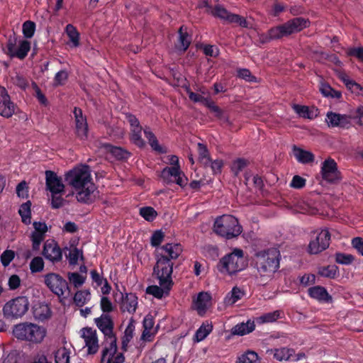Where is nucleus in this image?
Here are the masks:
<instances>
[{
    "instance_id": "79ce46f5",
    "label": "nucleus",
    "mask_w": 363,
    "mask_h": 363,
    "mask_svg": "<svg viewBox=\"0 0 363 363\" xmlns=\"http://www.w3.org/2000/svg\"><path fill=\"white\" fill-rule=\"evenodd\" d=\"M106 148L117 160H125L128 159L130 156V153L128 151L120 147H115L111 145H107Z\"/></svg>"
},
{
    "instance_id": "473e14b6",
    "label": "nucleus",
    "mask_w": 363,
    "mask_h": 363,
    "mask_svg": "<svg viewBox=\"0 0 363 363\" xmlns=\"http://www.w3.org/2000/svg\"><path fill=\"white\" fill-rule=\"evenodd\" d=\"M255 323L250 320L246 323L237 324L232 328V333L237 335H244L252 332L255 330Z\"/></svg>"
},
{
    "instance_id": "052dcab7",
    "label": "nucleus",
    "mask_w": 363,
    "mask_h": 363,
    "mask_svg": "<svg viewBox=\"0 0 363 363\" xmlns=\"http://www.w3.org/2000/svg\"><path fill=\"white\" fill-rule=\"evenodd\" d=\"M28 187L25 181L20 182L16 186V194L18 197L25 199L28 195Z\"/></svg>"
},
{
    "instance_id": "a211bd4d",
    "label": "nucleus",
    "mask_w": 363,
    "mask_h": 363,
    "mask_svg": "<svg viewBox=\"0 0 363 363\" xmlns=\"http://www.w3.org/2000/svg\"><path fill=\"white\" fill-rule=\"evenodd\" d=\"M75 122V133L80 140H85L88 136V124L86 116H83L81 108L75 107L73 111Z\"/></svg>"
},
{
    "instance_id": "c756f323",
    "label": "nucleus",
    "mask_w": 363,
    "mask_h": 363,
    "mask_svg": "<svg viewBox=\"0 0 363 363\" xmlns=\"http://www.w3.org/2000/svg\"><path fill=\"white\" fill-rule=\"evenodd\" d=\"M35 319L43 321L50 316V309L47 304L38 303L35 305L33 310Z\"/></svg>"
},
{
    "instance_id": "2eb2a0df",
    "label": "nucleus",
    "mask_w": 363,
    "mask_h": 363,
    "mask_svg": "<svg viewBox=\"0 0 363 363\" xmlns=\"http://www.w3.org/2000/svg\"><path fill=\"white\" fill-rule=\"evenodd\" d=\"M351 119L349 115L328 111L325 121L329 128H348L351 125Z\"/></svg>"
},
{
    "instance_id": "f03ea898",
    "label": "nucleus",
    "mask_w": 363,
    "mask_h": 363,
    "mask_svg": "<svg viewBox=\"0 0 363 363\" xmlns=\"http://www.w3.org/2000/svg\"><path fill=\"white\" fill-rule=\"evenodd\" d=\"M179 243H167L156 250V264L153 268L152 277L158 281L159 285H173L172 274L173 262L182 252Z\"/></svg>"
},
{
    "instance_id": "e2e57ef3",
    "label": "nucleus",
    "mask_w": 363,
    "mask_h": 363,
    "mask_svg": "<svg viewBox=\"0 0 363 363\" xmlns=\"http://www.w3.org/2000/svg\"><path fill=\"white\" fill-rule=\"evenodd\" d=\"M180 172V166H175L172 167H165L162 170V174L163 177L171 176L175 178Z\"/></svg>"
},
{
    "instance_id": "4468645a",
    "label": "nucleus",
    "mask_w": 363,
    "mask_h": 363,
    "mask_svg": "<svg viewBox=\"0 0 363 363\" xmlns=\"http://www.w3.org/2000/svg\"><path fill=\"white\" fill-rule=\"evenodd\" d=\"M320 172L323 179L328 183H337L342 179L337 164L332 158H328L322 163Z\"/></svg>"
},
{
    "instance_id": "7ed1b4c3",
    "label": "nucleus",
    "mask_w": 363,
    "mask_h": 363,
    "mask_svg": "<svg viewBox=\"0 0 363 363\" xmlns=\"http://www.w3.org/2000/svg\"><path fill=\"white\" fill-rule=\"evenodd\" d=\"M280 262L279 251L274 248L257 252L252 264L262 279L271 278L279 269Z\"/></svg>"
},
{
    "instance_id": "bf43d9fd",
    "label": "nucleus",
    "mask_w": 363,
    "mask_h": 363,
    "mask_svg": "<svg viewBox=\"0 0 363 363\" xmlns=\"http://www.w3.org/2000/svg\"><path fill=\"white\" fill-rule=\"evenodd\" d=\"M207 166H210L213 174H218L221 173L222 168L223 167V162L222 160H215L212 161L210 159V162Z\"/></svg>"
},
{
    "instance_id": "49530a36",
    "label": "nucleus",
    "mask_w": 363,
    "mask_h": 363,
    "mask_svg": "<svg viewBox=\"0 0 363 363\" xmlns=\"http://www.w3.org/2000/svg\"><path fill=\"white\" fill-rule=\"evenodd\" d=\"M247 163L245 159L238 158L232 162L230 169L235 176H238L240 172L247 166Z\"/></svg>"
},
{
    "instance_id": "603ef678",
    "label": "nucleus",
    "mask_w": 363,
    "mask_h": 363,
    "mask_svg": "<svg viewBox=\"0 0 363 363\" xmlns=\"http://www.w3.org/2000/svg\"><path fill=\"white\" fill-rule=\"evenodd\" d=\"M35 29V24L33 21H27L23 24V33L27 38H30L33 36Z\"/></svg>"
},
{
    "instance_id": "680f3d73",
    "label": "nucleus",
    "mask_w": 363,
    "mask_h": 363,
    "mask_svg": "<svg viewBox=\"0 0 363 363\" xmlns=\"http://www.w3.org/2000/svg\"><path fill=\"white\" fill-rule=\"evenodd\" d=\"M354 258L350 255L343 253H337L335 255V262L341 264H349L352 262Z\"/></svg>"
},
{
    "instance_id": "cd10ccee",
    "label": "nucleus",
    "mask_w": 363,
    "mask_h": 363,
    "mask_svg": "<svg viewBox=\"0 0 363 363\" xmlns=\"http://www.w3.org/2000/svg\"><path fill=\"white\" fill-rule=\"evenodd\" d=\"M293 153L297 161L302 164H307L313 162L314 155L307 150H304L296 146L293 147Z\"/></svg>"
},
{
    "instance_id": "ddd939ff",
    "label": "nucleus",
    "mask_w": 363,
    "mask_h": 363,
    "mask_svg": "<svg viewBox=\"0 0 363 363\" xmlns=\"http://www.w3.org/2000/svg\"><path fill=\"white\" fill-rule=\"evenodd\" d=\"M80 337L84 340L87 354L94 355L98 352L99 344L96 330L89 327L83 328L80 330Z\"/></svg>"
},
{
    "instance_id": "5701e85b",
    "label": "nucleus",
    "mask_w": 363,
    "mask_h": 363,
    "mask_svg": "<svg viewBox=\"0 0 363 363\" xmlns=\"http://www.w3.org/2000/svg\"><path fill=\"white\" fill-rule=\"evenodd\" d=\"M310 297L319 302L330 303L332 301V296L328 293L325 288L320 286H315L308 289Z\"/></svg>"
},
{
    "instance_id": "0e129e2a",
    "label": "nucleus",
    "mask_w": 363,
    "mask_h": 363,
    "mask_svg": "<svg viewBox=\"0 0 363 363\" xmlns=\"http://www.w3.org/2000/svg\"><path fill=\"white\" fill-rule=\"evenodd\" d=\"M101 309L104 313H110L113 311V304L106 296H102L100 301Z\"/></svg>"
},
{
    "instance_id": "aec40b11",
    "label": "nucleus",
    "mask_w": 363,
    "mask_h": 363,
    "mask_svg": "<svg viewBox=\"0 0 363 363\" xmlns=\"http://www.w3.org/2000/svg\"><path fill=\"white\" fill-rule=\"evenodd\" d=\"M213 16L220 18L228 23H235L243 28L247 26V23L243 17L229 13L225 9L220 6H216L213 11Z\"/></svg>"
},
{
    "instance_id": "393cba45",
    "label": "nucleus",
    "mask_w": 363,
    "mask_h": 363,
    "mask_svg": "<svg viewBox=\"0 0 363 363\" xmlns=\"http://www.w3.org/2000/svg\"><path fill=\"white\" fill-rule=\"evenodd\" d=\"M172 286V285L166 284L160 286L152 285L147 287L146 293L160 299L169 295Z\"/></svg>"
},
{
    "instance_id": "4c0bfd02",
    "label": "nucleus",
    "mask_w": 363,
    "mask_h": 363,
    "mask_svg": "<svg viewBox=\"0 0 363 363\" xmlns=\"http://www.w3.org/2000/svg\"><path fill=\"white\" fill-rule=\"evenodd\" d=\"M213 325L208 322L203 323L195 333V340L201 342L212 331Z\"/></svg>"
},
{
    "instance_id": "412c9836",
    "label": "nucleus",
    "mask_w": 363,
    "mask_h": 363,
    "mask_svg": "<svg viewBox=\"0 0 363 363\" xmlns=\"http://www.w3.org/2000/svg\"><path fill=\"white\" fill-rule=\"evenodd\" d=\"M211 295L208 292L202 291L194 299V307L198 314L203 316L211 306Z\"/></svg>"
},
{
    "instance_id": "c03bdc74",
    "label": "nucleus",
    "mask_w": 363,
    "mask_h": 363,
    "mask_svg": "<svg viewBox=\"0 0 363 363\" xmlns=\"http://www.w3.org/2000/svg\"><path fill=\"white\" fill-rule=\"evenodd\" d=\"M318 273L321 277L333 279L337 275L338 271L335 265H328L327 267H320Z\"/></svg>"
},
{
    "instance_id": "20e7f679",
    "label": "nucleus",
    "mask_w": 363,
    "mask_h": 363,
    "mask_svg": "<svg viewBox=\"0 0 363 363\" xmlns=\"http://www.w3.org/2000/svg\"><path fill=\"white\" fill-rule=\"evenodd\" d=\"M13 333L18 340L40 344L45 337L47 330L44 327L35 323H22L14 326Z\"/></svg>"
},
{
    "instance_id": "9b49d317",
    "label": "nucleus",
    "mask_w": 363,
    "mask_h": 363,
    "mask_svg": "<svg viewBox=\"0 0 363 363\" xmlns=\"http://www.w3.org/2000/svg\"><path fill=\"white\" fill-rule=\"evenodd\" d=\"M44 282L48 288L59 298H65V294L69 291L67 281L58 274L49 273L45 274L44 276Z\"/></svg>"
},
{
    "instance_id": "b1692460",
    "label": "nucleus",
    "mask_w": 363,
    "mask_h": 363,
    "mask_svg": "<svg viewBox=\"0 0 363 363\" xmlns=\"http://www.w3.org/2000/svg\"><path fill=\"white\" fill-rule=\"evenodd\" d=\"M138 306V297L135 294L129 293L123 296L121 309L122 311H127L129 313L135 312Z\"/></svg>"
},
{
    "instance_id": "7c9ffc66",
    "label": "nucleus",
    "mask_w": 363,
    "mask_h": 363,
    "mask_svg": "<svg viewBox=\"0 0 363 363\" xmlns=\"http://www.w3.org/2000/svg\"><path fill=\"white\" fill-rule=\"evenodd\" d=\"M337 77L345 84V86L352 91L357 92L362 89L361 86L352 80L350 77L342 70H335Z\"/></svg>"
},
{
    "instance_id": "c85d7f7f",
    "label": "nucleus",
    "mask_w": 363,
    "mask_h": 363,
    "mask_svg": "<svg viewBox=\"0 0 363 363\" xmlns=\"http://www.w3.org/2000/svg\"><path fill=\"white\" fill-rule=\"evenodd\" d=\"M179 36H178V43L177 44V48L184 52L186 51L191 41V36L188 34L186 31V28H184V26H181L179 29Z\"/></svg>"
},
{
    "instance_id": "f8f14e48",
    "label": "nucleus",
    "mask_w": 363,
    "mask_h": 363,
    "mask_svg": "<svg viewBox=\"0 0 363 363\" xmlns=\"http://www.w3.org/2000/svg\"><path fill=\"white\" fill-rule=\"evenodd\" d=\"M94 323L104 335L105 345L116 342V337L113 333L114 323L109 315L102 314L94 319Z\"/></svg>"
},
{
    "instance_id": "a878e982",
    "label": "nucleus",
    "mask_w": 363,
    "mask_h": 363,
    "mask_svg": "<svg viewBox=\"0 0 363 363\" xmlns=\"http://www.w3.org/2000/svg\"><path fill=\"white\" fill-rule=\"evenodd\" d=\"M65 32L69 38L68 45L71 48H78L80 45V34L72 24H67Z\"/></svg>"
},
{
    "instance_id": "3c124183",
    "label": "nucleus",
    "mask_w": 363,
    "mask_h": 363,
    "mask_svg": "<svg viewBox=\"0 0 363 363\" xmlns=\"http://www.w3.org/2000/svg\"><path fill=\"white\" fill-rule=\"evenodd\" d=\"M67 258L70 264L75 265L79 258H83L82 251L74 247L69 250Z\"/></svg>"
},
{
    "instance_id": "bb28decb",
    "label": "nucleus",
    "mask_w": 363,
    "mask_h": 363,
    "mask_svg": "<svg viewBox=\"0 0 363 363\" xmlns=\"http://www.w3.org/2000/svg\"><path fill=\"white\" fill-rule=\"evenodd\" d=\"M245 296V291L238 286H234L224 298V304L230 306L240 300Z\"/></svg>"
},
{
    "instance_id": "f257e3e1",
    "label": "nucleus",
    "mask_w": 363,
    "mask_h": 363,
    "mask_svg": "<svg viewBox=\"0 0 363 363\" xmlns=\"http://www.w3.org/2000/svg\"><path fill=\"white\" fill-rule=\"evenodd\" d=\"M65 179L67 184L74 189L77 201L83 203H90L93 201L96 186L88 165L76 166L65 174Z\"/></svg>"
},
{
    "instance_id": "ea45409f",
    "label": "nucleus",
    "mask_w": 363,
    "mask_h": 363,
    "mask_svg": "<svg viewBox=\"0 0 363 363\" xmlns=\"http://www.w3.org/2000/svg\"><path fill=\"white\" fill-rule=\"evenodd\" d=\"M143 128L130 130V139L131 142L139 147H143L145 142L142 138Z\"/></svg>"
},
{
    "instance_id": "774afa93",
    "label": "nucleus",
    "mask_w": 363,
    "mask_h": 363,
    "mask_svg": "<svg viewBox=\"0 0 363 363\" xmlns=\"http://www.w3.org/2000/svg\"><path fill=\"white\" fill-rule=\"evenodd\" d=\"M347 55L354 56L360 61L363 62V47L350 48L347 50Z\"/></svg>"
},
{
    "instance_id": "2f4dec72",
    "label": "nucleus",
    "mask_w": 363,
    "mask_h": 363,
    "mask_svg": "<svg viewBox=\"0 0 363 363\" xmlns=\"http://www.w3.org/2000/svg\"><path fill=\"white\" fill-rule=\"evenodd\" d=\"M145 138L147 139L148 143L152 150L155 151L160 152V153H165L166 150L164 147H162L160 144L159 142L155 135V134L152 133V131L150 130L149 127H145L143 130Z\"/></svg>"
},
{
    "instance_id": "37998d69",
    "label": "nucleus",
    "mask_w": 363,
    "mask_h": 363,
    "mask_svg": "<svg viewBox=\"0 0 363 363\" xmlns=\"http://www.w3.org/2000/svg\"><path fill=\"white\" fill-rule=\"evenodd\" d=\"M70 352L65 347H60L55 353V363H69Z\"/></svg>"
},
{
    "instance_id": "dca6fc26",
    "label": "nucleus",
    "mask_w": 363,
    "mask_h": 363,
    "mask_svg": "<svg viewBox=\"0 0 363 363\" xmlns=\"http://www.w3.org/2000/svg\"><path fill=\"white\" fill-rule=\"evenodd\" d=\"M116 352V342L105 345L102 351L101 363H123L125 360L123 354Z\"/></svg>"
},
{
    "instance_id": "f3484780",
    "label": "nucleus",
    "mask_w": 363,
    "mask_h": 363,
    "mask_svg": "<svg viewBox=\"0 0 363 363\" xmlns=\"http://www.w3.org/2000/svg\"><path fill=\"white\" fill-rule=\"evenodd\" d=\"M43 255L53 263L60 262L62 258V250L53 240H48L45 242Z\"/></svg>"
},
{
    "instance_id": "13d9d810",
    "label": "nucleus",
    "mask_w": 363,
    "mask_h": 363,
    "mask_svg": "<svg viewBox=\"0 0 363 363\" xmlns=\"http://www.w3.org/2000/svg\"><path fill=\"white\" fill-rule=\"evenodd\" d=\"M31 241L33 244V249L37 250L39 249L40 245L45 238V235L40 233L33 231L31 234Z\"/></svg>"
},
{
    "instance_id": "338daca9",
    "label": "nucleus",
    "mask_w": 363,
    "mask_h": 363,
    "mask_svg": "<svg viewBox=\"0 0 363 363\" xmlns=\"http://www.w3.org/2000/svg\"><path fill=\"white\" fill-rule=\"evenodd\" d=\"M125 119L130 124V130L142 128L139 120L135 117V116L129 113H125Z\"/></svg>"
},
{
    "instance_id": "1a4fd4ad",
    "label": "nucleus",
    "mask_w": 363,
    "mask_h": 363,
    "mask_svg": "<svg viewBox=\"0 0 363 363\" xmlns=\"http://www.w3.org/2000/svg\"><path fill=\"white\" fill-rule=\"evenodd\" d=\"M29 302L26 297L18 296L5 303L3 313L7 318H21L28 310Z\"/></svg>"
},
{
    "instance_id": "39448f33",
    "label": "nucleus",
    "mask_w": 363,
    "mask_h": 363,
    "mask_svg": "<svg viewBox=\"0 0 363 363\" xmlns=\"http://www.w3.org/2000/svg\"><path fill=\"white\" fill-rule=\"evenodd\" d=\"M213 231L226 239H232L241 234L242 228L235 216L223 215L214 221Z\"/></svg>"
},
{
    "instance_id": "9d476101",
    "label": "nucleus",
    "mask_w": 363,
    "mask_h": 363,
    "mask_svg": "<svg viewBox=\"0 0 363 363\" xmlns=\"http://www.w3.org/2000/svg\"><path fill=\"white\" fill-rule=\"evenodd\" d=\"M330 233L327 229H318L313 232L308 244V252L311 255L318 254L330 245Z\"/></svg>"
},
{
    "instance_id": "a19ab883",
    "label": "nucleus",
    "mask_w": 363,
    "mask_h": 363,
    "mask_svg": "<svg viewBox=\"0 0 363 363\" xmlns=\"http://www.w3.org/2000/svg\"><path fill=\"white\" fill-rule=\"evenodd\" d=\"M197 150L199 154V162L205 167H207V165L210 162L211 158L206 146L199 143L197 145Z\"/></svg>"
},
{
    "instance_id": "6ab92c4d",
    "label": "nucleus",
    "mask_w": 363,
    "mask_h": 363,
    "mask_svg": "<svg viewBox=\"0 0 363 363\" xmlns=\"http://www.w3.org/2000/svg\"><path fill=\"white\" fill-rule=\"evenodd\" d=\"M16 106L11 101L10 96L5 88L0 86V116L11 118L15 113Z\"/></svg>"
},
{
    "instance_id": "de8ad7c7",
    "label": "nucleus",
    "mask_w": 363,
    "mask_h": 363,
    "mask_svg": "<svg viewBox=\"0 0 363 363\" xmlns=\"http://www.w3.org/2000/svg\"><path fill=\"white\" fill-rule=\"evenodd\" d=\"M68 279L75 288H79L84 284L86 277L77 272H69Z\"/></svg>"
},
{
    "instance_id": "4d7b16f0",
    "label": "nucleus",
    "mask_w": 363,
    "mask_h": 363,
    "mask_svg": "<svg viewBox=\"0 0 363 363\" xmlns=\"http://www.w3.org/2000/svg\"><path fill=\"white\" fill-rule=\"evenodd\" d=\"M11 80L14 85L22 89H26L28 86V80L19 74H16L15 76L12 77Z\"/></svg>"
},
{
    "instance_id": "0eeeda50",
    "label": "nucleus",
    "mask_w": 363,
    "mask_h": 363,
    "mask_svg": "<svg viewBox=\"0 0 363 363\" xmlns=\"http://www.w3.org/2000/svg\"><path fill=\"white\" fill-rule=\"evenodd\" d=\"M223 268L229 274H233L244 269L247 265L241 249H235L220 260Z\"/></svg>"
},
{
    "instance_id": "423d86ee",
    "label": "nucleus",
    "mask_w": 363,
    "mask_h": 363,
    "mask_svg": "<svg viewBox=\"0 0 363 363\" xmlns=\"http://www.w3.org/2000/svg\"><path fill=\"white\" fill-rule=\"evenodd\" d=\"M308 26V20L301 17L294 18L281 25L269 29V36L268 37V39H279L293 33L300 32Z\"/></svg>"
},
{
    "instance_id": "5fc2aeb1",
    "label": "nucleus",
    "mask_w": 363,
    "mask_h": 363,
    "mask_svg": "<svg viewBox=\"0 0 363 363\" xmlns=\"http://www.w3.org/2000/svg\"><path fill=\"white\" fill-rule=\"evenodd\" d=\"M279 311H274L273 312L267 313L262 315L259 318V320L261 323H272L279 319Z\"/></svg>"
},
{
    "instance_id": "58836bf2",
    "label": "nucleus",
    "mask_w": 363,
    "mask_h": 363,
    "mask_svg": "<svg viewBox=\"0 0 363 363\" xmlns=\"http://www.w3.org/2000/svg\"><path fill=\"white\" fill-rule=\"evenodd\" d=\"M31 202L30 201L23 203L19 208L18 213L21 217L22 222L26 225L31 223Z\"/></svg>"
},
{
    "instance_id": "a18cd8bd",
    "label": "nucleus",
    "mask_w": 363,
    "mask_h": 363,
    "mask_svg": "<svg viewBox=\"0 0 363 363\" xmlns=\"http://www.w3.org/2000/svg\"><path fill=\"white\" fill-rule=\"evenodd\" d=\"M140 215L147 221H152L157 216V211L150 206L140 208Z\"/></svg>"
},
{
    "instance_id": "6e6d98bb",
    "label": "nucleus",
    "mask_w": 363,
    "mask_h": 363,
    "mask_svg": "<svg viewBox=\"0 0 363 363\" xmlns=\"http://www.w3.org/2000/svg\"><path fill=\"white\" fill-rule=\"evenodd\" d=\"M15 257V252L11 250H5L1 255V262L4 267H7Z\"/></svg>"
},
{
    "instance_id": "72a5a7b5",
    "label": "nucleus",
    "mask_w": 363,
    "mask_h": 363,
    "mask_svg": "<svg viewBox=\"0 0 363 363\" xmlns=\"http://www.w3.org/2000/svg\"><path fill=\"white\" fill-rule=\"evenodd\" d=\"M91 298L89 290H79L75 293L73 301L76 306L82 308L91 300Z\"/></svg>"
},
{
    "instance_id": "6e6552de",
    "label": "nucleus",
    "mask_w": 363,
    "mask_h": 363,
    "mask_svg": "<svg viewBox=\"0 0 363 363\" xmlns=\"http://www.w3.org/2000/svg\"><path fill=\"white\" fill-rule=\"evenodd\" d=\"M30 49V43L26 40L18 41L15 34L9 35L6 45V49L3 48L5 54L11 58L17 57L24 59Z\"/></svg>"
},
{
    "instance_id": "c9c22d12",
    "label": "nucleus",
    "mask_w": 363,
    "mask_h": 363,
    "mask_svg": "<svg viewBox=\"0 0 363 363\" xmlns=\"http://www.w3.org/2000/svg\"><path fill=\"white\" fill-rule=\"evenodd\" d=\"M236 363H259V358L255 352L247 350L238 357Z\"/></svg>"
},
{
    "instance_id": "f704fd0d",
    "label": "nucleus",
    "mask_w": 363,
    "mask_h": 363,
    "mask_svg": "<svg viewBox=\"0 0 363 363\" xmlns=\"http://www.w3.org/2000/svg\"><path fill=\"white\" fill-rule=\"evenodd\" d=\"M292 108L300 117L304 118L313 119L317 116L316 111L310 109L307 106L293 104Z\"/></svg>"
},
{
    "instance_id": "864d4df0",
    "label": "nucleus",
    "mask_w": 363,
    "mask_h": 363,
    "mask_svg": "<svg viewBox=\"0 0 363 363\" xmlns=\"http://www.w3.org/2000/svg\"><path fill=\"white\" fill-rule=\"evenodd\" d=\"M63 193L51 194V206L52 208H59L65 203V199L62 198Z\"/></svg>"
},
{
    "instance_id": "8fccbe9b",
    "label": "nucleus",
    "mask_w": 363,
    "mask_h": 363,
    "mask_svg": "<svg viewBox=\"0 0 363 363\" xmlns=\"http://www.w3.org/2000/svg\"><path fill=\"white\" fill-rule=\"evenodd\" d=\"M134 329V325L132 323H130L125 330L124 335L123 337L122 340L123 348L124 350H125V347L128 346V344L133 337Z\"/></svg>"
},
{
    "instance_id": "e433bc0d",
    "label": "nucleus",
    "mask_w": 363,
    "mask_h": 363,
    "mask_svg": "<svg viewBox=\"0 0 363 363\" xmlns=\"http://www.w3.org/2000/svg\"><path fill=\"white\" fill-rule=\"evenodd\" d=\"M271 352L273 353L274 358L279 362L288 361L294 354L293 350L286 347L274 349Z\"/></svg>"
},
{
    "instance_id": "09e8293b",
    "label": "nucleus",
    "mask_w": 363,
    "mask_h": 363,
    "mask_svg": "<svg viewBox=\"0 0 363 363\" xmlns=\"http://www.w3.org/2000/svg\"><path fill=\"white\" fill-rule=\"evenodd\" d=\"M44 261L40 257H35L30 262V269L32 273L40 272L43 270Z\"/></svg>"
},
{
    "instance_id": "69168bd1",
    "label": "nucleus",
    "mask_w": 363,
    "mask_h": 363,
    "mask_svg": "<svg viewBox=\"0 0 363 363\" xmlns=\"http://www.w3.org/2000/svg\"><path fill=\"white\" fill-rule=\"evenodd\" d=\"M67 78H68V74H67V71L61 70V71L57 72L55 76V78H54L55 84L57 86L62 85L67 81Z\"/></svg>"
},
{
    "instance_id": "4be33fe9",
    "label": "nucleus",
    "mask_w": 363,
    "mask_h": 363,
    "mask_svg": "<svg viewBox=\"0 0 363 363\" xmlns=\"http://www.w3.org/2000/svg\"><path fill=\"white\" fill-rule=\"evenodd\" d=\"M46 187L52 193H64L65 185L62 179L52 171L47 170L45 172Z\"/></svg>"
}]
</instances>
